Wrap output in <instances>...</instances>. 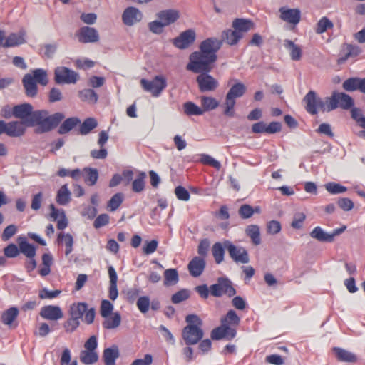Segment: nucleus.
<instances>
[{
	"label": "nucleus",
	"mask_w": 365,
	"mask_h": 365,
	"mask_svg": "<svg viewBox=\"0 0 365 365\" xmlns=\"http://www.w3.org/2000/svg\"><path fill=\"white\" fill-rule=\"evenodd\" d=\"M165 26H166L160 20L153 21L148 24L149 30L156 34H161Z\"/></svg>",
	"instance_id": "69168bd1"
},
{
	"label": "nucleus",
	"mask_w": 365,
	"mask_h": 365,
	"mask_svg": "<svg viewBox=\"0 0 365 365\" xmlns=\"http://www.w3.org/2000/svg\"><path fill=\"white\" fill-rule=\"evenodd\" d=\"M336 359L339 361L343 362H355L356 361V356L353 353L339 347L333 348Z\"/></svg>",
	"instance_id": "7c9ffc66"
},
{
	"label": "nucleus",
	"mask_w": 365,
	"mask_h": 365,
	"mask_svg": "<svg viewBox=\"0 0 365 365\" xmlns=\"http://www.w3.org/2000/svg\"><path fill=\"white\" fill-rule=\"evenodd\" d=\"M210 294L215 297H220L223 295L231 297L236 294L232 282L226 277H219L217 283L210 287Z\"/></svg>",
	"instance_id": "9d476101"
},
{
	"label": "nucleus",
	"mask_w": 365,
	"mask_h": 365,
	"mask_svg": "<svg viewBox=\"0 0 365 365\" xmlns=\"http://www.w3.org/2000/svg\"><path fill=\"white\" fill-rule=\"evenodd\" d=\"M54 74L55 81L58 84L75 83L79 78L76 72L64 66L57 67Z\"/></svg>",
	"instance_id": "4468645a"
},
{
	"label": "nucleus",
	"mask_w": 365,
	"mask_h": 365,
	"mask_svg": "<svg viewBox=\"0 0 365 365\" xmlns=\"http://www.w3.org/2000/svg\"><path fill=\"white\" fill-rule=\"evenodd\" d=\"M42 264L43 267L39 269V274L45 277L50 274L51 266L53 264V257L50 253H44L42 255Z\"/></svg>",
	"instance_id": "79ce46f5"
},
{
	"label": "nucleus",
	"mask_w": 365,
	"mask_h": 365,
	"mask_svg": "<svg viewBox=\"0 0 365 365\" xmlns=\"http://www.w3.org/2000/svg\"><path fill=\"white\" fill-rule=\"evenodd\" d=\"M333 26V23L328 18L322 17L317 24L316 32L317 34H322Z\"/></svg>",
	"instance_id": "3c124183"
},
{
	"label": "nucleus",
	"mask_w": 365,
	"mask_h": 365,
	"mask_svg": "<svg viewBox=\"0 0 365 365\" xmlns=\"http://www.w3.org/2000/svg\"><path fill=\"white\" fill-rule=\"evenodd\" d=\"M225 246L220 242H215L212 247V253L217 264H220L224 259Z\"/></svg>",
	"instance_id": "a18cd8bd"
},
{
	"label": "nucleus",
	"mask_w": 365,
	"mask_h": 365,
	"mask_svg": "<svg viewBox=\"0 0 365 365\" xmlns=\"http://www.w3.org/2000/svg\"><path fill=\"white\" fill-rule=\"evenodd\" d=\"M136 305L141 313H146L149 310L150 299L148 297L143 296L138 299Z\"/></svg>",
	"instance_id": "6e6d98bb"
},
{
	"label": "nucleus",
	"mask_w": 365,
	"mask_h": 365,
	"mask_svg": "<svg viewBox=\"0 0 365 365\" xmlns=\"http://www.w3.org/2000/svg\"><path fill=\"white\" fill-rule=\"evenodd\" d=\"M310 236L319 242H332V236L330 233H327L319 227H315L310 232Z\"/></svg>",
	"instance_id": "e433bc0d"
},
{
	"label": "nucleus",
	"mask_w": 365,
	"mask_h": 365,
	"mask_svg": "<svg viewBox=\"0 0 365 365\" xmlns=\"http://www.w3.org/2000/svg\"><path fill=\"white\" fill-rule=\"evenodd\" d=\"M232 26L234 29H227L222 31L221 45L225 42L230 46L236 45L243 38L245 33L255 29V24L252 20L237 18L233 20ZM219 41V39H217Z\"/></svg>",
	"instance_id": "20e7f679"
},
{
	"label": "nucleus",
	"mask_w": 365,
	"mask_h": 365,
	"mask_svg": "<svg viewBox=\"0 0 365 365\" xmlns=\"http://www.w3.org/2000/svg\"><path fill=\"white\" fill-rule=\"evenodd\" d=\"M113 310V304L107 300L103 299L100 306V313L102 317H107L112 314Z\"/></svg>",
	"instance_id": "603ef678"
},
{
	"label": "nucleus",
	"mask_w": 365,
	"mask_h": 365,
	"mask_svg": "<svg viewBox=\"0 0 365 365\" xmlns=\"http://www.w3.org/2000/svg\"><path fill=\"white\" fill-rule=\"evenodd\" d=\"M26 127L28 126L21 121H4V134L12 138L21 137L26 133Z\"/></svg>",
	"instance_id": "dca6fc26"
},
{
	"label": "nucleus",
	"mask_w": 365,
	"mask_h": 365,
	"mask_svg": "<svg viewBox=\"0 0 365 365\" xmlns=\"http://www.w3.org/2000/svg\"><path fill=\"white\" fill-rule=\"evenodd\" d=\"M48 82L47 72L42 68L31 71L30 73L26 74L22 79L26 94L29 97H34L37 94V83L42 86H46Z\"/></svg>",
	"instance_id": "39448f33"
},
{
	"label": "nucleus",
	"mask_w": 365,
	"mask_h": 365,
	"mask_svg": "<svg viewBox=\"0 0 365 365\" xmlns=\"http://www.w3.org/2000/svg\"><path fill=\"white\" fill-rule=\"evenodd\" d=\"M329 103L328 111H331L341 108L344 110H349L354 106L353 98L348 94L342 92L334 91L330 97H327Z\"/></svg>",
	"instance_id": "1a4fd4ad"
},
{
	"label": "nucleus",
	"mask_w": 365,
	"mask_h": 365,
	"mask_svg": "<svg viewBox=\"0 0 365 365\" xmlns=\"http://www.w3.org/2000/svg\"><path fill=\"white\" fill-rule=\"evenodd\" d=\"M306 219V215L303 212H297L294 215L291 226L294 229L302 228Z\"/></svg>",
	"instance_id": "e2e57ef3"
},
{
	"label": "nucleus",
	"mask_w": 365,
	"mask_h": 365,
	"mask_svg": "<svg viewBox=\"0 0 365 365\" xmlns=\"http://www.w3.org/2000/svg\"><path fill=\"white\" fill-rule=\"evenodd\" d=\"M124 199L123 194L121 192L115 193L108 202L107 208L110 212L115 211L122 204Z\"/></svg>",
	"instance_id": "49530a36"
},
{
	"label": "nucleus",
	"mask_w": 365,
	"mask_h": 365,
	"mask_svg": "<svg viewBox=\"0 0 365 365\" xmlns=\"http://www.w3.org/2000/svg\"><path fill=\"white\" fill-rule=\"evenodd\" d=\"M189 292L186 289H182L175 293L171 298L172 302L174 304H178L182 301L186 300L189 298Z\"/></svg>",
	"instance_id": "bf43d9fd"
},
{
	"label": "nucleus",
	"mask_w": 365,
	"mask_h": 365,
	"mask_svg": "<svg viewBox=\"0 0 365 365\" xmlns=\"http://www.w3.org/2000/svg\"><path fill=\"white\" fill-rule=\"evenodd\" d=\"M78 318L71 316V317L65 322L64 328L67 332H73L75 331L80 324Z\"/></svg>",
	"instance_id": "13d9d810"
},
{
	"label": "nucleus",
	"mask_w": 365,
	"mask_h": 365,
	"mask_svg": "<svg viewBox=\"0 0 365 365\" xmlns=\"http://www.w3.org/2000/svg\"><path fill=\"white\" fill-rule=\"evenodd\" d=\"M196 34L193 29H187L173 39V45L179 49L189 48L195 41Z\"/></svg>",
	"instance_id": "2eb2a0df"
},
{
	"label": "nucleus",
	"mask_w": 365,
	"mask_h": 365,
	"mask_svg": "<svg viewBox=\"0 0 365 365\" xmlns=\"http://www.w3.org/2000/svg\"><path fill=\"white\" fill-rule=\"evenodd\" d=\"M26 32L21 31L19 33H11L5 38L4 47H15L26 42Z\"/></svg>",
	"instance_id": "c85d7f7f"
},
{
	"label": "nucleus",
	"mask_w": 365,
	"mask_h": 365,
	"mask_svg": "<svg viewBox=\"0 0 365 365\" xmlns=\"http://www.w3.org/2000/svg\"><path fill=\"white\" fill-rule=\"evenodd\" d=\"M342 86L346 91H359L365 93V77L364 78H349L344 81Z\"/></svg>",
	"instance_id": "4be33fe9"
},
{
	"label": "nucleus",
	"mask_w": 365,
	"mask_h": 365,
	"mask_svg": "<svg viewBox=\"0 0 365 365\" xmlns=\"http://www.w3.org/2000/svg\"><path fill=\"white\" fill-rule=\"evenodd\" d=\"M98 341L96 336H91L84 344V349L80 352L79 358L85 365H91L98 360L96 351Z\"/></svg>",
	"instance_id": "6e6552de"
},
{
	"label": "nucleus",
	"mask_w": 365,
	"mask_h": 365,
	"mask_svg": "<svg viewBox=\"0 0 365 365\" xmlns=\"http://www.w3.org/2000/svg\"><path fill=\"white\" fill-rule=\"evenodd\" d=\"M146 174L144 172L139 173L137 178H135L132 183V190L135 192H140L145 188V179Z\"/></svg>",
	"instance_id": "8fccbe9b"
},
{
	"label": "nucleus",
	"mask_w": 365,
	"mask_h": 365,
	"mask_svg": "<svg viewBox=\"0 0 365 365\" xmlns=\"http://www.w3.org/2000/svg\"><path fill=\"white\" fill-rule=\"evenodd\" d=\"M267 230L269 234L276 235L281 231L282 226L279 221L272 220L267 223Z\"/></svg>",
	"instance_id": "774afa93"
},
{
	"label": "nucleus",
	"mask_w": 365,
	"mask_h": 365,
	"mask_svg": "<svg viewBox=\"0 0 365 365\" xmlns=\"http://www.w3.org/2000/svg\"><path fill=\"white\" fill-rule=\"evenodd\" d=\"M56 200L61 205H66L71 201V192L66 184L62 185L58 190Z\"/></svg>",
	"instance_id": "72a5a7b5"
},
{
	"label": "nucleus",
	"mask_w": 365,
	"mask_h": 365,
	"mask_svg": "<svg viewBox=\"0 0 365 365\" xmlns=\"http://www.w3.org/2000/svg\"><path fill=\"white\" fill-rule=\"evenodd\" d=\"M183 109L184 113L188 116L201 115L205 113V110L191 101L185 102L183 104Z\"/></svg>",
	"instance_id": "a19ab883"
},
{
	"label": "nucleus",
	"mask_w": 365,
	"mask_h": 365,
	"mask_svg": "<svg viewBox=\"0 0 365 365\" xmlns=\"http://www.w3.org/2000/svg\"><path fill=\"white\" fill-rule=\"evenodd\" d=\"M245 234L249 237L255 245L261 243L259 227L257 225H250L245 228Z\"/></svg>",
	"instance_id": "c9c22d12"
},
{
	"label": "nucleus",
	"mask_w": 365,
	"mask_h": 365,
	"mask_svg": "<svg viewBox=\"0 0 365 365\" xmlns=\"http://www.w3.org/2000/svg\"><path fill=\"white\" fill-rule=\"evenodd\" d=\"M246 91L247 87L241 82H237L231 86L226 94L225 100L222 105L225 115L230 118L234 117L236 98L243 96Z\"/></svg>",
	"instance_id": "423d86ee"
},
{
	"label": "nucleus",
	"mask_w": 365,
	"mask_h": 365,
	"mask_svg": "<svg viewBox=\"0 0 365 365\" xmlns=\"http://www.w3.org/2000/svg\"><path fill=\"white\" fill-rule=\"evenodd\" d=\"M81 123L79 118L76 117L68 118L66 119L58 129L60 135H64L73 130L76 126Z\"/></svg>",
	"instance_id": "2f4dec72"
},
{
	"label": "nucleus",
	"mask_w": 365,
	"mask_h": 365,
	"mask_svg": "<svg viewBox=\"0 0 365 365\" xmlns=\"http://www.w3.org/2000/svg\"><path fill=\"white\" fill-rule=\"evenodd\" d=\"M205 267V261L202 257H195L188 264L187 268L191 276L197 277L202 274Z\"/></svg>",
	"instance_id": "b1692460"
},
{
	"label": "nucleus",
	"mask_w": 365,
	"mask_h": 365,
	"mask_svg": "<svg viewBox=\"0 0 365 365\" xmlns=\"http://www.w3.org/2000/svg\"><path fill=\"white\" fill-rule=\"evenodd\" d=\"M14 117L28 127H36L35 132L41 134L56 128L65 115L61 113L49 115L46 110H34L32 105L26 103L14 106Z\"/></svg>",
	"instance_id": "f03ea898"
},
{
	"label": "nucleus",
	"mask_w": 365,
	"mask_h": 365,
	"mask_svg": "<svg viewBox=\"0 0 365 365\" xmlns=\"http://www.w3.org/2000/svg\"><path fill=\"white\" fill-rule=\"evenodd\" d=\"M175 194L180 200L188 201L190 198L189 192L184 187L180 185L175 187Z\"/></svg>",
	"instance_id": "052dcab7"
},
{
	"label": "nucleus",
	"mask_w": 365,
	"mask_h": 365,
	"mask_svg": "<svg viewBox=\"0 0 365 365\" xmlns=\"http://www.w3.org/2000/svg\"><path fill=\"white\" fill-rule=\"evenodd\" d=\"M203 331L200 327L188 324L182 330V336L187 345L197 344L203 337Z\"/></svg>",
	"instance_id": "ddd939ff"
},
{
	"label": "nucleus",
	"mask_w": 365,
	"mask_h": 365,
	"mask_svg": "<svg viewBox=\"0 0 365 365\" xmlns=\"http://www.w3.org/2000/svg\"><path fill=\"white\" fill-rule=\"evenodd\" d=\"M119 356V351L116 346L105 349L103 358L105 365H115V360Z\"/></svg>",
	"instance_id": "c756f323"
},
{
	"label": "nucleus",
	"mask_w": 365,
	"mask_h": 365,
	"mask_svg": "<svg viewBox=\"0 0 365 365\" xmlns=\"http://www.w3.org/2000/svg\"><path fill=\"white\" fill-rule=\"evenodd\" d=\"M224 246L235 262L247 264L250 262L248 252L245 247L236 246L229 240L224 241Z\"/></svg>",
	"instance_id": "f8f14e48"
},
{
	"label": "nucleus",
	"mask_w": 365,
	"mask_h": 365,
	"mask_svg": "<svg viewBox=\"0 0 365 365\" xmlns=\"http://www.w3.org/2000/svg\"><path fill=\"white\" fill-rule=\"evenodd\" d=\"M84 181L89 186L94 185L98 178V170L96 168H86L83 170Z\"/></svg>",
	"instance_id": "58836bf2"
},
{
	"label": "nucleus",
	"mask_w": 365,
	"mask_h": 365,
	"mask_svg": "<svg viewBox=\"0 0 365 365\" xmlns=\"http://www.w3.org/2000/svg\"><path fill=\"white\" fill-rule=\"evenodd\" d=\"M4 253L6 257L14 258L19 255V248L16 245L11 243L4 247Z\"/></svg>",
	"instance_id": "0e129e2a"
},
{
	"label": "nucleus",
	"mask_w": 365,
	"mask_h": 365,
	"mask_svg": "<svg viewBox=\"0 0 365 365\" xmlns=\"http://www.w3.org/2000/svg\"><path fill=\"white\" fill-rule=\"evenodd\" d=\"M220 326L212 329L211 338L214 340L227 339L231 340L236 336L240 318L233 309L229 310L220 319Z\"/></svg>",
	"instance_id": "7ed1b4c3"
},
{
	"label": "nucleus",
	"mask_w": 365,
	"mask_h": 365,
	"mask_svg": "<svg viewBox=\"0 0 365 365\" xmlns=\"http://www.w3.org/2000/svg\"><path fill=\"white\" fill-rule=\"evenodd\" d=\"M140 85L145 91L150 92L154 97H158L166 88L167 81L163 76L158 75L151 81L141 79Z\"/></svg>",
	"instance_id": "9b49d317"
},
{
	"label": "nucleus",
	"mask_w": 365,
	"mask_h": 365,
	"mask_svg": "<svg viewBox=\"0 0 365 365\" xmlns=\"http://www.w3.org/2000/svg\"><path fill=\"white\" fill-rule=\"evenodd\" d=\"M40 316L48 321H58L63 317V312L60 307L56 305H46L41 307Z\"/></svg>",
	"instance_id": "a211bd4d"
},
{
	"label": "nucleus",
	"mask_w": 365,
	"mask_h": 365,
	"mask_svg": "<svg viewBox=\"0 0 365 365\" xmlns=\"http://www.w3.org/2000/svg\"><path fill=\"white\" fill-rule=\"evenodd\" d=\"M18 315L19 309L15 307H12L1 314V319L4 324L11 329H14L18 326V323L16 322Z\"/></svg>",
	"instance_id": "412c9836"
},
{
	"label": "nucleus",
	"mask_w": 365,
	"mask_h": 365,
	"mask_svg": "<svg viewBox=\"0 0 365 365\" xmlns=\"http://www.w3.org/2000/svg\"><path fill=\"white\" fill-rule=\"evenodd\" d=\"M17 232V227L14 225H10L5 227L1 235V238L4 241L9 240Z\"/></svg>",
	"instance_id": "338daca9"
},
{
	"label": "nucleus",
	"mask_w": 365,
	"mask_h": 365,
	"mask_svg": "<svg viewBox=\"0 0 365 365\" xmlns=\"http://www.w3.org/2000/svg\"><path fill=\"white\" fill-rule=\"evenodd\" d=\"M238 213L241 218L247 219L253 215L255 210L252 206L244 204L240 207Z\"/></svg>",
	"instance_id": "4d7b16f0"
},
{
	"label": "nucleus",
	"mask_w": 365,
	"mask_h": 365,
	"mask_svg": "<svg viewBox=\"0 0 365 365\" xmlns=\"http://www.w3.org/2000/svg\"><path fill=\"white\" fill-rule=\"evenodd\" d=\"M108 272L110 279L108 297L111 300L114 301L118 296V291L117 288L118 275L115 268L113 266L108 267Z\"/></svg>",
	"instance_id": "a878e982"
},
{
	"label": "nucleus",
	"mask_w": 365,
	"mask_h": 365,
	"mask_svg": "<svg viewBox=\"0 0 365 365\" xmlns=\"http://www.w3.org/2000/svg\"><path fill=\"white\" fill-rule=\"evenodd\" d=\"M142 18V12L138 9L133 6L125 9L122 15L123 21L127 26L134 25L140 21Z\"/></svg>",
	"instance_id": "6ab92c4d"
},
{
	"label": "nucleus",
	"mask_w": 365,
	"mask_h": 365,
	"mask_svg": "<svg viewBox=\"0 0 365 365\" xmlns=\"http://www.w3.org/2000/svg\"><path fill=\"white\" fill-rule=\"evenodd\" d=\"M79 97L83 101H87L91 103H96L98 96L92 89H83L79 92Z\"/></svg>",
	"instance_id": "09e8293b"
},
{
	"label": "nucleus",
	"mask_w": 365,
	"mask_h": 365,
	"mask_svg": "<svg viewBox=\"0 0 365 365\" xmlns=\"http://www.w3.org/2000/svg\"><path fill=\"white\" fill-rule=\"evenodd\" d=\"M221 48V41L216 38H208L202 41L199 51L192 52L189 56L186 69L199 75L196 78L198 88L201 92L214 91L219 86L218 81L209 74L217 59V52Z\"/></svg>",
	"instance_id": "f257e3e1"
},
{
	"label": "nucleus",
	"mask_w": 365,
	"mask_h": 365,
	"mask_svg": "<svg viewBox=\"0 0 365 365\" xmlns=\"http://www.w3.org/2000/svg\"><path fill=\"white\" fill-rule=\"evenodd\" d=\"M50 210L51 218L57 221V228L61 230H64L68 226V220L63 210L56 208L53 204L50 205Z\"/></svg>",
	"instance_id": "5701e85b"
},
{
	"label": "nucleus",
	"mask_w": 365,
	"mask_h": 365,
	"mask_svg": "<svg viewBox=\"0 0 365 365\" xmlns=\"http://www.w3.org/2000/svg\"><path fill=\"white\" fill-rule=\"evenodd\" d=\"M97 125H98V123L95 118H88L80 125L79 133L81 135H87L93 129L96 128Z\"/></svg>",
	"instance_id": "37998d69"
},
{
	"label": "nucleus",
	"mask_w": 365,
	"mask_h": 365,
	"mask_svg": "<svg viewBox=\"0 0 365 365\" xmlns=\"http://www.w3.org/2000/svg\"><path fill=\"white\" fill-rule=\"evenodd\" d=\"M88 304L86 302L73 303L70 307L71 316L81 319L87 310Z\"/></svg>",
	"instance_id": "ea45409f"
},
{
	"label": "nucleus",
	"mask_w": 365,
	"mask_h": 365,
	"mask_svg": "<svg viewBox=\"0 0 365 365\" xmlns=\"http://www.w3.org/2000/svg\"><path fill=\"white\" fill-rule=\"evenodd\" d=\"M164 284L165 286L174 285L178 283L179 277L175 269H168L164 272Z\"/></svg>",
	"instance_id": "c03bdc74"
},
{
	"label": "nucleus",
	"mask_w": 365,
	"mask_h": 365,
	"mask_svg": "<svg viewBox=\"0 0 365 365\" xmlns=\"http://www.w3.org/2000/svg\"><path fill=\"white\" fill-rule=\"evenodd\" d=\"M325 188L331 194L343 193L347 190L346 187L335 182L327 183L325 185Z\"/></svg>",
	"instance_id": "864d4df0"
},
{
	"label": "nucleus",
	"mask_w": 365,
	"mask_h": 365,
	"mask_svg": "<svg viewBox=\"0 0 365 365\" xmlns=\"http://www.w3.org/2000/svg\"><path fill=\"white\" fill-rule=\"evenodd\" d=\"M78 41L81 43H96L99 40L98 31L93 27L83 26L76 34Z\"/></svg>",
	"instance_id": "f3484780"
},
{
	"label": "nucleus",
	"mask_w": 365,
	"mask_h": 365,
	"mask_svg": "<svg viewBox=\"0 0 365 365\" xmlns=\"http://www.w3.org/2000/svg\"><path fill=\"white\" fill-rule=\"evenodd\" d=\"M303 101L305 103V110L311 115H316L318 110L329 112L327 97L324 101L320 97L317 96L316 92L314 91H309L304 97Z\"/></svg>",
	"instance_id": "0eeeda50"
},
{
	"label": "nucleus",
	"mask_w": 365,
	"mask_h": 365,
	"mask_svg": "<svg viewBox=\"0 0 365 365\" xmlns=\"http://www.w3.org/2000/svg\"><path fill=\"white\" fill-rule=\"evenodd\" d=\"M200 163L204 165H209L217 170H220L221 168V164L219 161L207 154L200 155Z\"/></svg>",
	"instance_id": "5fc2aeb1"
},
{
	"label": "nucleus",
	"mask_w": 365,
	"mask_h": 365,
	"mask_svg": "<svg viewBox=\"0 0 365 365\" xmlns=\"http://www.w3.org/2000/svg\"><path fill=\"white\" fill-rule=\"evenodd\" d=\"M58 243H64L66 246L65 255L68 256L73 251V239L71 234L60 232L58 235Z\"/></svg>",
	"instance_id": "4c0bfd02"
},
{
	"label": "nucleus",
	"mask_w": 365,
	"mask_h": 365,
	"mask_svg": "<svg viewBox=\"0 0 365 365\" xmlns=\"http://www.w3.org/2000/svg\"><path fill=\"white\" fill-rule=\"evenodd\" d=\"M157 16L165 26H168L179 19L180 13L175 9H165L158 12Z\"/></svg>",
	"instance_id": "bb28decb"
},
{
	"label": "nucleus",
	"mask_w": 365,
	"mask_h": 365,
	"mask_svg": "<svg viewBox=\"0 0 365 365\" xmlns=\"http://www.w3.org/2000/svg\"><path fill=\"white\" fill-rule=\"evenodd\" d=\"M71 351L68 348H65L61 356V365H77V361L74 360L71 362Z\"/></svg>",
	"instance_id": "680f3d73"
},
{
	"label": "nucleus",
	"mask_w": 365,
	"mask_h": 365,
	"mask_svg": "<svg viewBox=\"0 0 365 365\" xmlns=\"http://www.w3.org/2000/svg\"><path fill=\"white\" fill-rule=\"evenodd\" d=\"M105 320L102 323L103 328L106 329H115L120 326L121 317L118 312L113 313L111 316L104 317Z\"/></svg>",
	"instance_id": "f704fd0d"
},
{
	"label": "nucleus",
	"mask_w": 365,
	"mask_h": 365,
	"mask_svg": "<svg viewBox=\"0 0 365 365\" xmlns=\"http://www.w3.org/2000/svg\"><path fill=\"white\" fill-rule=\"evenodd\" d=\"M280 19L289 24L297 25L301 20V12L298 9L282 7L279 10Z\"/></svg>",
	"instance_id": "aec40b11"
},
{
	"label": "nucleus",
	"mask_w": 365,
	"mask_h": 365,
	"mask_svg": "<svg viewBox=\"0 0 365 365\" xmlns=\"http://www.w3.org/2000/svg\"><path fill=\"white\" fill-rule=\"evenodd\" d=\"M360 53L361 50L359 46L347 44L341 50L337 62L339 64H342L345 63L348 59L356 57Z\"/></svg>",
	"instance_id": "393cba45"
},
{
	"label": "nucleus",
	"mask_w": 365,
	"mask_h": 365,
	"mask_svg": "<svg viewBox=\"0 0 365 365\" xmlns=\"http://www.w3.org/2000/svg\"><path fill=\"white\" fill-rule=\"evenodd\" d=\"M284 46L289 51L290 57L293 61H299L302 58L301 48L294 44L291 40L286 39L284 41Z\"/></svg>",
	"instance_id": "473e14b6"
},
{
	"label": "nucleus",
	"mask_w": 365,
	"mask_h": 365,
	"mask_svg": "<svg viewBox=\"0 0 365 365\" xmlns=\"http://www.w3.org/2000/svg\"><path fill=\"white\" fill-rule=\"evenodd\" d=\"M17 242L19 244V252H21L27 258L35 257L36 248L34 245L29 243L25 237H19Z\"/></svg>",
	"instance_id": "cd10ccee"
},
{
	"label": "nucleus",
	"mask_w": 365,
	"mask_h": 365,
	"mask_svg": "<svg viewBox=\"0 0 365 365\" xmlns=\"http://www.w3.org/2000/svg\"><path fill=\"white\" fill-rule=\"evenodd\" d=\"M202 109L209 111L217 108L219 106V102L212 97L202 96L201 98Z\"/></svg>",
	"instance_id": "de8ad7c7"
}]
</instances>
